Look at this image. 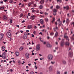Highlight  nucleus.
Masks as SVG:
<instances>
[{
    "mask_svg": "<svg viewBox=\"0 0 74 74\" xmlns=\"http://www.w3.org/2000/svg\"><path fill=\"white\" fill-rule=\"evenodd\" d=\"M47 59L49 60H52L53 59V56L51 54L48 55Z\"/></svg>",
    "mask_w": 74,
    "mask_h": 74,
    "instance_id": "obj_1",
    "label": "nucleus"
},
{
    "mask_svg": "<svg viewBox=\"0 0 74 74\" xmlns=\"http://www.w3.org/2000/svg\"><path fill=\"white\" fill-rule=\"evenodd\" d=\"M67 33H65L64 34V38H66V40H68V41H69V37L67 36L66 35Z\"/></svg>",
    "mask_w": 74,
    "mask_h": 74,
    "instance_id": "obj_2",
    "label": "nucleus"
},
{
    "mask_svg": "<svg viewBox=\"0 0 74 74\" xmlns=\"http://www.w3.org/2000/svg\"><path fill=\"white\" fill-rule=\"evenodd\" d=\"M8 38H11V33H7L6 34Z\"/></svg>",
    "mask_w": 74,
    "mask_h": 74,
    "instance_id": "obj_3",
    "label": "nucleus"
},
{
    "mask_svg": "<svg viewBox=\"0 0 74 74\" xmlns=\"http://www.w3.org/2000/svg\"><path fill=\"white\" fill-rule=\"evenodd\" d=\"M29 53H26L25 54V57L26 58V59H28L29 58Z\"/></svg>",
    "mask_w": 74,
    "mask_h": 74,
    "instance_id": "obj_4",
    "label": "nucleus"
},
{
    "mask_svg": "<svg viewBox=\"0 0 74 74\" xmlns=\"http://www.w3.org/2000/svg\"><path fill=\"white\" fill-rule=\"evenodd\" d=\"M27 37V35L26 34H24L23 38L24 39V40H26Z\"/></svg>",
    "mask_w": 74,
    "mask_h": 74,
    "instance_id": "obj_5",
    "label": "nucleus"
},
{
    "mask_svg": "<svg viewBox=\"0 0 74 74\" xmlns=\"http://www.w3.org/2000/svg\"><path fill=\"white\" fill-rule=\"evenodd\" d=\"M63 8L64 10H65L66 9V10H69L70 8H69V6H66L64 7Z\"/></svg>",
    "mask_w": 74,
    "mask_h": 74,
    "instance_id": "obj_6",
    "label": "nucleus"
},
{
    "mask_svg": "<svg viewBox=\"0 0 74 74\" xmlns=\"http://www.w3.org/2000/svg\"><path fill=\"white\" fill-rule=\"evenodd\" d=\"M73 53L72 51L69 52V56H70L71 58H72V57H73Z\"/></svg>",
    "mask_w": 74,
    "mask_h": 74,
    "instance_id": "obj_7",
    "label": "nucleus"
},
{
    "mask_svg": "<svg viewBox=\"0 0 74 74\" xmlns=\"http://www.w3.org/2000/svg\"><path fill=\"white\" fill-rule=\"evenodd\" d=\"M36 51H39L40 49V47L38 45H37L36 46Z\"/></svg>",
    "mask_w": 74,
    "mask_h": 74,
    "instance_id": "obj_8",
    "label": "nucleus"
},
{
    "mask_svg": "<svg viewBox=\"0 0 74 74\" xmlns=\"http://www.w3.org/2000/svg\"><path fill=\"white\" fill-rule=\"evenodd\" d=\"M47 47L49 48H51L52 47V45L49 44L48 42H47Z\"/></svg>",
    "mask_w": 74,
    "mask_h": 74,
    "instance_id": "obj_9",
    "label": "nucleus"
},
{
    "mask_svg": "<svg viewBox=\"0 0 74 74\" xmlns=\"http://www.w3.org/2000/svg\"><path fill=\"white\" fill-rule=\"evenodd\" d=\"M53 67L52 66H50L49 67V70L50 71H52Z\"/></svg>",
    "mask_w": 74,
    "mask_h": 74,
    "instance_id": "obj_10",
    "label": "nucleus"
},
{
    "mask_svg": "<svg viewBox=\"0 0 74 74\" xmlns=\"http://www.w3.org/2000/svg\"><path fill=\"white\" fill-rule=\"evenodd\" d=\"M70 22V21L69 20V18H66V23H69Z\"/></svg>",
    "mask_w": 74,
    "mask_h": 74,
    "instance_id": "obj_11",
    "label": "nucleus"
},
{
    "mask_svg": "<svg viewBox=\"0 0 74 74\" xmlns=\"http://www.w3.org/2000/svg\"><path fill=\"white\" fill-rule=\"evenodd\" d=\"M36 17V16L34 15H33L30 18L31 19H32V20H33L34 19H35V18Z\"/></svg>",
    "mask_w": 74,
    "mask_h": 74,
    "instance_id": "obj_12",
    "label": "nucleus"
},
{
    "mask_svg": "<svg viewBox=\"0 0 74 74\" xmlns=\"http://www.w3.org/2000/svg\"><path fill=\"white\" fill-rule=\"evenodd\" d=\"M3 36H4V34H0V39H2L3 38Z\"/></svg>",
    "mask_w": 74,
    "mask_h": 74,
    "instance_id": "obj_13",
    "label": "nucleus"
},
{
    "mask_svg": "<svg viewBox=\"0 0 74 74\" xmlns=\"http://www.w3.org/2000/svg\"><path fill=\"white\" fill-rule=\"evenodd\" d=\"M64 42L61 41L60 45L61 47H63L64 45Z\"/></svg>",
    "mask_w": 74,
    "mask_h": 74,
    "instance_id": "obj_14",
    "label": "nucleus"
},
{
    "mask_svg": "<svg viewBox=\"0 0 74 74\" xmlns=\"http://www.w3.org/2000/svg\"><path fill=\"white\" fill-rule=\"evenodd\" d=\"M3 20H4L5 21H6V20H7V16H3Z\"/></svg>",
    "mask_w": 74,
    "mask_h": 74,
    "instance_id": "obj_15",
    "label": "nucleus"
},
{
    "mask_svg": "<svg viewBox=\"0 0 74 74\" xmlns=\"http://www.w3.org/2000/svg\"><path fill=\"white\" fill-rule=\"evenodd\" d=\"M40 22L41 24H43L44 23V21L42 19H40Z\"/></svg>",
    "mask_w": 74,
    "mask_h": 74,
    "instance_id": "obj_16",
    "label": "nucleus"
},
{
    "mask_svg": "<svg viewBox=\"0 0 74 74\" xmlns=\"http://www.w3.org/2000/svg\"><path fill=\"white\" fill-rule=\"evenodd\" d=\"M32 25H29L27 26V28L28 29H30V28H32Z\"/></svg>",
    "mask_w": 74,
    "mask_h": 74,
    "instance_id": "obj_17",
    "label": "nucleus"
},
{
    "mask_svg": "<svg viewBox=\"0 0 74 74\" xmlns=\"http://www.w3.org/2000/svg\"><path fill=\"white\" fill-rule=\"evenodd\" d=\"M2 48V51H4L5 50V47H4V46H2L1 47Z\"/></svg>",
    "mask_w": 74,
    "mask_h": 74,
    "instance_id": "obj_18",
    "label": "nucleus"
},
{
    "mask_svg": "<svg viewBox=\"0 0 74 74\" xmlns=\"http://www.w3.org/2000/svg\"><path fill=\"white\" fill-rule=\"evenodd\" d=\"M9 3L10 4H12L14 3V1L12 0H10Z\"/></svg>",
    "mask_w": 74,
    "mask_h": 74,
    "instance_id": "obj_19",
    "label": "nucleus"
},
{
    "mask_svg": "<svg viewBox=\"0 0 74 74\" xmlns=\"http://www.w3.org/2000/svg\"><path fill=\"white\" fill-rule=\"evenodd\" d=\"M62 63L63 64H66V62L64 60H63L62 61Z\"/></svg>",
    "mask_w": 74,
    "mask_h": 74,
    "instance_id": "obj_20",
    "label": "nucleus"
},
{
    "mask_svg": "<svg viewBox=\"0 0 74 74\" xmlns=\"http://www.w3.org/2000/svg\"><path fill=\"white\" fill-rule=\"evenodd\" d=\"M16 56H19V52H16Z\"/></svg>",
    "mask_w": 74,
    "mask_h": 74,
    "instance_id": "obj_21",
    "label": "nucleus"
},
{
    "mask_svg": "<svg viewBox=\"0 0 74 74\" xmlns=\"http://www.w3.org/2000/svg\"><path fill=\"white\" fill-rule=\"evenodd\" d=\"M23 47H21L19 48V51H21L23 50Z\"/></svg>",
    "mask_w": 74,
    "mask_h": 74,
    "instance_id": "obj_22",
    "label": "nucleus"
},
{
    "mask_svg": "<svg viewBox=\"0 0 74 74\" xmlns=\"http://www.w3.org/2000/svg\"><path fill=\"white\" fill-rule=\"evenodd\" d=\"M65 45H68V46H69V45H70V43L69 42H66L65 43Z\"/></svg>",
    "mask_w": 74,
    "mask_h": 74,
    "instance_id": "obj_23",
    "label": "nucleus"
},
{
    "mask_svg": "<svg viewBox=\"0 0 74 74\" xmlns=\"http://www.w3.org/2000/svg\"><path fill=\"white\" fill-rule=\"evenodd\" d=\"M57 10L56 9H54L53 10V12H57Z\"/></svg>",
    "mask_w": 74,
    "mask_h": 74,
    "instance_id": "obj_24",
    "label": "nucleus"
},
{
    "mask_svg": "<svg viewBox=\"0 0 74 74\" xmlns=\"http://www.w3.org/2000/svg\"><path fill=\"white\" fill-rule=\"evenodd\" d=\"M40 4H43L44 3V0H42L40 1Z\"/></svg>",
    "mask_w": 74,
    "mask_h": 74,
    "instance_id": "obj_25",
    "label": "nucleus"
},
{
    "mask_svg": "<svg viewBox=\"0 0 74 74\" xmlns=\"http://www.w3.org/2000/svg\"><path fill=\"white\" fill-rule=\"evenodd\" d=\"M43 7V6L42 5H41L39 6V8H40V9H42Z\"/></svg>",
    "mask_w": 74,
    "mask_h": 74,
    "instance_id": "obj_26",
    "label": "nucleus"
},
{
    "mask_svg": "<svg viewBox=\"0 0 74 74\" xmlns=\"http://www.w3.org/2000/svg\"><path fill=\"white\" fill-rule=\"evenodd\" d=\"M60 6H59L58 5H57L56 6V8L57 9H59L60 8Z\"/></svg>",
    "mask_w": 74,
    "mask_h": 74,
    "instance_id": "obj_27",
    "label": "nucleus"
},
{
    "mask_svg": "<svg viewBox=\"0 0 74 74\" xmlns=\"http://www.w3.org/2000/svg\"><path fill=\"white\" fill-rule=\"evenodd\" d=\"M58 36V32H57L55 34V37H57Z\"/></svg>",
    "mask_w": 74,
    "mask_h": 74,
    "instance_id": "obj_28",
    "label": "nucleus"
},
{
    "mask_svg": "<svg viewBox=\"0 0 74 74\" xmlns=\"http://www.w3.org/2000/svg\"><path fill=\"white\" fill-rule=\"evenodd\" d=\"M62 23L61 21H60L59 22V25L60 26H61L62 25Z\"/></svg>",
    "mask_w": 74,
    "mask_h": 74,
    "instance_id": "obj_29",
    "label": "nucleus"
},
{
    "mask_svg": "<svg viewBox=\"0 0 74 74\" xmlns=\"http://www.w3.org/2000/svg\"><path fill=\"white\" fill-rule=\"evenodd\" d=\"M55 62H53V61H51V64H55Z\"/></svg>",
    "mask_w": 74,
    "mask_h": 74,
    "instance_id": "obj_30",
    "label": "nucleus"
},
{
    "mask_svg": "<svg viewBox=\"0 0 74 74\" xmlns=\"http://www.w3.org/2000/svg\"><path fill=\"white\" fill-rule=\"evenodd\" d=\"M57 2H59V3H62V0H57Z\"/></svg>",
    "mask_w": 74,
    "mask_h": 74,
    "instance_id": "obj_31",
    "label": "nucleus"
},
{
    "mask_svg": "<svg viewBox=\"0 0 74 74\" xmlns=\"http://www.w3.org/2000/svg\"><path fill=\"white\" fill-rule=\"evenodd\" d=\"M31 3H29L28 4V7H30V5H31Z\"/></svg>",
    "mask_w": 74,
    "mask_h": 74,
    "instance_id": "obj_32",
    "label": "nucleus"
},
{
    "mask_svg": "<svg viewBox=\"0 0 74 74\" xmlns=\"http://www.w3.org/2000/svg\"><path fill=\"white\" fill-rule=\"evenodd\" d=\"M71 38V40H74V38L73 37V36H72Z\"/></svg>",
    "mask_w": 74,
    "mask_h": 74,
    "instance_id": "obj_33",
    "label": "nucleus"
},
{
    "mask_svg": "<svg viewBox=\"0 0 74 74\" xmlns=\"http://www.w3.org/2000/svg\"><path fill=\"white\" fill-rule=\"evenodd\" d=\"M21 64V61L19 60L18 62V65H20Z\"/></svg>",
    "mask_w": 74,
    "mask_h": 74,
    "instance_id": "obj_34",
    "label": "nucleus"
},
{
    "mask_svg": "<svg viewBox=\"0 0 74 74\" xmlns=\"http://www.w3.org/2000/svg\"><path fill=\"white\" fill-rule=\"evenodd\" d=\"M55 18H53V20L51 22L53 23V22L55 21Z\"/></svg>",
    "mask_w": 74,
    "mask_h": 74,
    "instance_id": "obj_35",
    "label": "nucleus"
},
{
    "mask_svg": "<svg viewBox=\"0 0 74 74\" xmlns=\"http://www.w3.org/2000/svg\"><path fill=\"white\" fill-rule=\"evenodd\" d=\"M2 58L3 59H5L6 57H5V56H2Z\"/></svg>",
    "mask_w": 74,
    "mask_h": 74,
    "instance_id": "obj_36",
    "label": "nucleus"
},
{
    "mask_svg": "<svg viewBox=\"0 0 74 74\" xmlns=\"http://www.w3.org/2000/svg\"><path fill=\"white\" fill-rule=\"evenodd\" d=\"M34 29H37V27L36 25H34Z\"/></svg>",
    "mask_w": 74,
    "mask_h": 74,
    "instance_id": "obj_37",
    "label": "nucleus"
},
{
    "mask_svg": "<svg viewBox=\"0 0 74 74\" xmlns=\"http://www.w3.org/2000/svg\"><path fill=\"white\" fill-rule=\"evenodd\" d=\"M23 16V14H21L20 15V18H22Z\"/></svg>",
    "mask_w": 74,
    "mask_h": 74,
    "instance_id": "obj_38",
    "label": "nucleus"
},
{
    "mask_svg": "<svg viewBox=\"0 0 74 74\" xmlns=\"http://www.w3.org/2000/svg\"><path fill=\"white\" fill-rule=\"evenodd\" d=\"M10 23H12V19L10 20Z\"/></svg>",
    "mask_w": 74,
    "mask_h": 74,
    "instance_id": "obj_39",
    "label": "nucleus"
},
{
    "mask_svg": "<svg viewBox=\"0 0 74 74\" xmlns=\"http://www.w3.org/2000/svg\"><path fill=\"white\" fill-rule=\"evenodd\" d=\"M54 34V33L53 32H51L50 33V34H51V36H53V35Z\"/></svg>",
    "mask_w": 74,
    "mask_h": 74,
    "instance_id": "obj_40",
    "label": "nucleus"
},
{
    "mask_svg": "<svg viewBox=\"0 0 74 74\" xmlns=\"http://www.w3.org/2000/svg\"><path fill=\"white\" fill-rule=\"evenodd\" d=\"M4 7H1L0 8L1 10H3L4 9Z\"/></svg>",
    "mask_w": 74,
    "mask_h": 74,
    "instance_id": "obj_41",
    "label": "nucleus"
},
{
    "mask_svg": "<svg viewBox=\"0 0 74 74\" xmlns=\"http://www.w3.org/2000/svg\"><path fill=\"white\" fill-rule=\"evenodd\" d=\"M39 40H40V41H41V42H43V40H41V37L39 39Z\"/></svg>",
    "mask_w": 74,
    "mask_h": 74,
    "instance_id": "obj_42",
    "label": "nucleus"
},
{
    "mask_svg": "<svg viewBox=\"0 0 74 74\" xmlns=\"http://www.w3.org/2000/svg\"><path fill=\"white\" fill-rule=\"evenodd\" d=\"M53 15H56V12H54Z\"/></svg>",
    "mask_w": 74,
    "mask_h": 74,
    "instance_id": "obj_43",
    "label": "nucleus"
},
{
    "mask_svg": "<svg viewBox=\"0 0 74 74\" xmlns=\"http://www.w3.org/2000/svg\"><path fill=\"white\" fill-rule=\"evenodd\" d=\"M30 74H34V72L33 71L31 72H30Z\"/></svg>",
    "mask_w": 74,
    "mask_h": 74,
    "instance_id": "obj_44",
    "label": "nucleus"
},
{
    "mask_svg": "<svg viewBox=\"0 0 74 74\" xmlns=\"http://www.w3.org/2000/svg\"><path fill=\"white\" fill-rule=\"evenodd\" d=\"M67 16L68 17H70V14H67Z\"/></svg>",
    "mask_w": 74,
    "mask_h": 74,
    "instance_id": "obj_45",
    "label": "nucleus"
},
{
    "mask_svg": "<svg viewBox=\"0 0 74 74\" xmlns=\"http://www.w3.org/2000/svg\"><path fill=\"white\" fill-rule=\"evenodd\" d=\"M57 74H60V71H57Z\"/></svg>",
    "mask_w": 74,
    "mask_h": 74,
    "instance_id": "obj_46",
    "label": "nucleus"
},
{
    "mask_svg": "<svg viewBox=\"0 0 74 74\" xmlns=\"http://www.w3.org/2000/svg\"><path fill=\"white\" fill-rule=\"evenodd\" d=\"M11 30H9L8 31V32H7L8 33H11Z\"/></svg>",
    "mask_w": 74,
    "mask_h": 74,
    "instance_id": "obj_47",
    "label": "nucleus"
},
{
    "mask_svg": "<svg viewBox=\"0 0 74 74\" xmlns=\"http://www.w3.org/2000/svg\"><path fill=\"white\" fill-rule=\"evenodd\" d=\"M2 56H5V53H3V54H2Z\"/></svg>",
    "mask_w": 74,
    "mask_h": 74,
    "instance_id": "obj_48",
    "label": "nucleus"
},
{
    "mask_svg": "<svg viewBox=\"0 0 74 74\" xmlns=\"http://www.w3.org/2000/svg\"><path fill=\"white\" fill-rule=\"evenodd\" d=\"M34 68H35V69H37V67L36 65L35 66Z\"/></svg>",
    "mask_w": 74,
    "mask_h": 74,
    "instance_id": "obj_49",
    "label": "nucleus"
},
{
    "mask_svg": "<svg viewBox=\"0 0 74 74\" xmlns=\"http://www.w3.org/2000/svg\"><path fill=\"white\" fill-rule=\"evenodd\" d=\"M60 18H59L58 19V20H57V21H58L59 22H61V21H60Z\"/></svg>",
    "mask_w": 74,
    "mask_h": 74,
    "instance_id": "obj_50",
    "label": "nucleus"
},
{
    "mask_svg": "<svg viewBox=\"0 0 74 74\" xmlns=\"http://www.w3.org/2000/svg\"><path fill=\"white\" fill-rule=\"evenodd\" d=\"M58 47H56L55 48L57 50H58Z\"/></svg>",
    "mask_w": 74,
    "mask_h": 74,
    "instance_id": "obj_51",
    "label": "nucleus"
},
{
    "mask_svg": "<svg viewBox=\"0 0 74 74\" xmlns=\"http://www.w3.org/2000/svg\"><path fill=\"white\" fill-rule=\"evenodd\" d=\"M47 38L48 40H49V38H50V37H49V36H48L47 37Z\"/></svg>",
    "mask_w": 74,
    "mask_h": 74,
    "instance_id": "obj_52",
    "label": "nucleus"
},
{
    "mask_svg": "<svg viewBox=\"0 0 74 74\" xmlns=\"http://www.w3.org/2000/svg\"><path fill=\"white\" fill-rule=\"evenodd\" d=\"M53 29L55 32H56V29H55V28H54Z\"/></svg>",
    "mask_w": 74,
    "mask_h": 74,
    "instance_id": "obj_53",
    "label": "nucleus"
},
{
    "mask_svg": "<svg viewBox=\"0 0 74 74\" xmlns=\"http://www.w3.org/2000/svg\"><path fill=\"white\" fill-rule=\"evenodd\" d=\"M71 25H73V26H74V22H73L72 23H71Z\"/></svg>",
    "mask_w": 74,
    "mask_h": 74,
    "instance_id": "obj_54",
    "label": "nucleus"
},
{
    "mask_svg": "<svg viewBox=\"0 0 74 74\" xmlns=\"http://www.w3.org/2000/svg\"><path fill=\"white\" fill-rule=\"evenodd\" d=\"M25 22V20H23V21H22V23H23Z\"/></svg>",
    "mask_w": 74,
    "mask_h": 74,
    "instance_id": "obj_55",
    "label": "nucleus"
},
{
    "mask_svg": "<svg viewBox=\"0 0 74 74\" xmlns=\"http://www.w3.org/2000/svg\"><path fill=\"white\" fill-rule=\"evenodd\" d=\"M10 71L11 72H12V71H13V70L12 69H11Z\"/></svg>",
    "mask_w": 74,
    "mask_h": 74,
    "instance_id": "obj_56",
    "label": "nucleus"
},
{
    "mask_svg": "<svg viewBox=\"0 0 74 74\" xmlns=\"http://www.w3.org/2000/svg\"><path fill=\"white\" fill-rule=\"evenodd\" d=\"M28 16H30V13H28V14H27Z\"/></svg>",
    "mask_w": 74,
    "mask_h": 74,
    "instance_id": "obj_57",
    "label": "nucleus"
},
{
    "mask_svg": "<svg viewBox=\"0 0 74 74\" xmlns=\"http://www.w3.org/2000/svg\"><path fill=\"white\" fill-rule=\"evenodd\" d=\"M64 39H62V41H62V42H64Z\"/></svg>",
    "mask_w": 74,
    "mask_h": 74,
    "instance_id": "obj_58",
    "label": "nucleus"
},
{
    "mask_svg": "<svg viewBox=\"0 0 74 74\" xmlns=\"http://www.w3.org/2000/svg\"><path fill=\"white\" fill-rule=\"evenodd\" d=\"M36 5H37V4H36L35 3L34 4V6L35 7H36Z\"/></svg>",
    "mask_w": 74,
    "mask_h": 74,
    "instance_id": "obj_59",
    "label": "nucleus"
},
{
    "mask_svg": "<svg viewBox=\"0 0 74 74\" xmlns=\"http://www.w3.org/2000/svg\"><path fill=\"white\" fill-rule=\"evenodd\" d=\"M32 45H34V43L33 41L32 42Z\"/></svg>",
    "mask_w": 74,
    "mask_h": 74,
    "instance_id": "obj_60",
    "label": "nucleus"
},
{
    "mask_svg": "<svg viewBox=\"0 0 74 74\" xmlns=\"http://www.w3.org/2000/svg\"><path fill=\"white\" fill-rule=\"evenodd\" d=\"M39 34H41V35H42V32H40Z\"/></svg>",
    "mask_w": 74,
    "mask_h": 74,
    "instance_id": "obj_61",
    "label": "nucleus"
},
{
    "mask_svg": "<svg viewBox=\"0 0 74 74\" xmlns=\"http://www.w3.org/2000/svg\"><path fill=\"white\" fill-rule=\"evenodd\" d=\"M43 44L44 45H45L46 44V42H44Z\"/></svg>",
    "mask_w": 74,
    "mask_h": 74,
    "instance_id": "obj_62",
    "label": "nucleus"
},
{
    "mask_svg": "<svg viewBox=\"0 0 74 74\" xmlns=\"http://www.w3.org/2000/svg\"><path fill=\"white\" fill-rule=\"evenodd\" d=\"M33 33H34V34H36V31H34V32Z\"/></svg>",
    "mask_w": 74,
    "mask_h": 74,
    "instance_id": "obj_63",
    "label": "nucleus"
},
{
    "mask_svg": "<svg viewBox=\"0 0 74 74\" xmlns=\"http://www.w3.org/2000/svg\"><path fill=\"white\" fill-rule=\"evenodd\" d=\"M32 37H34V35L32 34Z\"/></svg>",
    "mask_w": 74,
    "mask_h": 74,
    "instance_id": "obj_64",
    "label": "nucleus"
}]
</instances>
